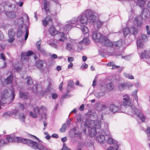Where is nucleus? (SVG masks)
<instances>
[{
  "mask_svg": "<svg viewBox=\"0 0 150 150\" xmlns=\"http://www.w3.org/2000/svg\"><path fill=\"white\" fill-rule=\"evenodd\" d=\"M30 115L33 118H36L37 117V115L33 113L31 111L30 112Z\"/></svg>",
  "mask_w": 150,
  "mask_h": 150,
  "instance_id": "obj_57",
  "label": "nucleus"
},
{
  "mask_svg": "<svg viewBox=\"0 0 150 150\" xmlns=\"http://www.w3.org/2000/svg\"><path fill=\"white\" fill-rule=\"evenodd\" d=\"M107 65L108 66H112V68H111L112 69L119 67V66L115 65L113 62H110L108 63L107 64Z\"/></svg>",
  "mask_w": 150,
  "mask_h": 150,
  "instance_id": "obj_36",
  "label": "nucleus"
},
{
  "mask_svg": "<svg viewBox=\"0 0 150 150\" xmlns=\"http://www.w3.org/2000/svg\"><path fill=\"white\" fill-rule=\"evenodd\" d=\"M101 122L100 120H97L96 123L94 120H92L90 119L86 120L85 123H81V126L83 125L84 127H87L88 128H92L95 127V128L100 129L101 128Z\"/></svg>",
  "mask_w": 150,
  "mask_h": 150,
  "instance_id": "obj_7",
  "label": "nucleus"
},
{
  "mask_svg": "<svg viewBox=\"0 0 150 150\" xmlns=\"http://www.w3.org/2000/svg\"><path fill=\"white\" fill-rule=\"evenodd\" d=\"M94 94L95 96L98 98H99L103 96L104 95V93L102 92H95Z\"/></svg>",
  "mask_w": 150,
  "mask_h": 150,
  "instance_id": "obj_35",
  "label": "nucleus"
},
{
  "mask_svg": "<svg viewBox=\"0 0 150 150\" xmlns=\"http://www.w3.org/2000/svg\"><path fill=\"white\" fill-rule=\"evenodd\" d=\"M6 144L4 141L2 139H0V146H2L4 144Z\"/></svg>",
  "mask_w": 150,
  "mask_h": 150,
  "instance_id": "obj_62",
  "label": "nucleus"
},
{
  "mask_svg": "<svg viewBox=\"0 0 150 150\" xmlns=\"http://www.w3.org/2000/svg\"><path fill=\"white\" fill-rule=\"evenodd\" d=\"M6 15L11 18H14L16 16L15 13L13 12L8 11L6 12Z\"/></svg>",
  "mask_w": 150,
  "mask_h": 150,
  "instance_id": "obj_30",
  "label": "nucleus"
},
{
  "mask_svg": "<svg viewBox=\"0 0 150 150\" xmlns=\"http://www.w3.org/2000/svg\"><path fill=\"white\" fill-rule=\"evenodd\" d=\"M42 90V86L40 84L34 86L32 88L33 91L35 93L40 92Z\"/></svg>",
  "mask_w": 150,
  "mask_h": 150,
  "instance_id": "obj_19",
  "label": "nucleus"
},
{
  "mask_svg": "<svg viewBox=\"0 0 150 150\" xmlns=\"http://www.w3.org/2000/svg\"><path fill=\"white\" fill-rule=\"evenodd\" d=\"M13 80V76L12 75H10L5 80L4 82L6 84H11Z\"/></svg>",
  "mask_w": 150,
  "mask_h": 150,
  "instance_id": "obj_25",
  "label": "nucleus"
},
{
  "mask_svg": "<svg viewBox=\"0 0 150 150\" xmlns=\"http://www.w3.org/2000/svg\"><path fill=\"white\" fill-rule=\"evenodd\" d=\"M141 37L142 40H147V37L146 35L142 34L141 35Z\"/></svg>",
  "mask_w": 150,
  "mask_h": 150,
  "instance_id": "obj_58",
  "label": "nucleus"
},
{
  "mask_svg": "<svg viewBox=\"0 0 150 150\" xmlns=\"http://www.w3.org/2000/svg\"><path fill=\"white\" fill-rule=\"evenodd\" d=\"M25 80V82L28 85H31L33 83V80L30 77H27Z\"/></svg>",
  "mask_w": 150,
  "mask_h": 150,
  "instance_id": "obj_32",
  "label": "nucleus"
},
{
  "mask_svg": "<svg viewBox=\"0 0 150 150\" xmlns=\"http://www.w3.org/2000/svg\"><path fill=\"white\" fill-rule=\"evenodd\" d=\"M24 22V19L23 17H21L19 19L16 20L15 21V25H19L18 27L22 28Z\"/></svg>",
  "mask_w": 150,
  "mask_h": 150,
  "instance_id": "obj_18",
  "label": "nucleus"
},
{
  "mask_svg": "<svg viewBox=\"0 0 150 150\" xmlns=\"http://www.w3.org/2000/svg\"><path fill=\"white\" fill-rule=\"evenodd\" d=\"M68 87L69 88V87L72 88L73 85V82L72 81H68Z\"/></svg>",
  "mask_w": 150,
  "mask_h": 150,
  "instance_id": "obj_52",
  "label": "nucleus"
},
{
  "mask_svg": "<svg viewBox=\"0 0 150 150\" xmlns=\"http://www.w3.org/2000/svg\"><path fill=\"white\" fill-rule=\"evenodd\" d=\"M59 35L61 38L59 39V40L60 42H64L65 40L67 38L65 34L63 32H60L59 33Z\"/></svg>",
  "mask_w": 150,
  "mask_h": 150,
  "instance_id": "obj_29",
  "label": "nucleus"
},
{
  "mask_svg": "<svg viewBox=\"0 0 150 150\" xmlns=\"http://www.w3.org/2000/svg\"><path fill=\"white\" fill-rule=\"evenodd\" d=\"M52 98L53 99H55L57 97V95L56 93H53L52 95Z\"/></svg>",
  "mask_w": 150,
  "mask_h": 150,
  "instance_id": "obj_64",
  "label": "nucleus"
},
{
  "mask_svg": "<svg viewBox=\"0 0 150 150\" xmlns=\"http://www.w3.org/2000/svg\"><path fill=\"white\" fill-rule=\"evenodd\" d=\"M33 54L32 51H29L26 53L22 52L21 54V61H27L28 59V56H30Z\"/></svg>",
  "mask_w": 150,
  "mask_h": 150,
  "instance_id": "obj_15",
  "label": "nucleus"
},
{
  "mask_svg": "<svg viewBox=\"0 0 150 150\" xmlns=\"http://www.w3.org/2000/svg\"><path fill=\"white\" fill-rule=\"evenodd\" d=\"M98 132L96 139L100 144H103L105 141V137H104V135H105V132L100 130L98 131Z\"/></svg>",
  "mask_w": 150,
  "mask_h": 150,
  "instance_id": "obj_12",
  "label": "nucleus"
},
{
  "mask_svg": "<svg viewBox=\"0 0 150 150\" xmlns=\"http://www.w3.org/2000/svg\"><path fill=\"white\" fill-rule=\"evenodd\" d=\"M49 33L52 36H54L57 34L58 32L55 29L54 27H52L50 28L49 30Z\"/></svg>",
  "mask_w": 150,
  "mask_h": 150,
  "instance_id": "obj_27",
  "label": "nucleus"
},
{
  "mask_svg": "<svg viewBox=\"0 0 150 150\" xmlns=\"http://www.w3.org/2000/svg\"><path fill=\"white\" fill-rule=\"evenodd\" d=\"M8 34L9 37L14 36L15 33L13 29H11L8 30Z\"/></svg>",
  "mask_w": 150,
  "mask_h": 150,
  "instance_id": "obj_38",
  "label": "nucleus"
},
{
  "mask_svg": "<svg viewBox=\"0 0 150 150\" xmlns=\"http://www.w3.org/2000/svg\"><path fill=\"white\" fill-rule=\"evenodd\" d=\"M43 62L41 60L38 61L36 63V66L38 68H41L43 66Z\"/></svg>",
  "mask_w": 150,
  "mask_h": 150,
  "instance_id": "obj_37",
  "label": "nucleus"
},
{
  "mask_svg": "<svg viewBox=\"0 0 150 150\" xmlns=\"http://www.w3.org/2000/svg\"><path fill=\"white\" fill-rule=\"evenodd\" d=\"M146 134L149 139L150 140V128L149 127H147L146 128Z\"/></svg>",
  "mask_w": 150,
  "mask_h": 150,
  "instance_id": "obj_48",
  "label": "nucleus"
},
{
  "mask_svg": "<svg viewBox=\"0 0 150 150\" xmlns=\"http://www.w3.org/2000/svg\"><path fill=\"white\" fill-rule=\"evenodd\" d=\"M125 88H129L132 86L133 85L130 82H128L125 83Z\"/></svg>",
  "mask_w": 150,
  "mask_h": 150,
  "instance_id": "obj_47",
  "label": "nucleus"
},
{
  "mask_svg": "<svg viewBox=\"0 0 150 150\" xmlns=\"http://www.w3.org/2000/svg\"><path fill=\"white\" fill-rule=\"evenodd\" d=\"M67 128L66 125V124H64L63 125L62 127L60 129V131L61 132H64Z\"/></svg>",
  "mask_w": 150,
  "mask_h": 150,
  "instance_id": "obj_40",
  "label": "nucleus"
},
{
  "mask_svg": "<svg viewBox=\"0 0 150 150\" xmlns=\"http://www.w3.org/2000/svg\"><path fill=\"white\" fill-rule=\"evenodd\" d=\"M44 133L45 135H46V136L45 137V138L46 139L48 140L51 137L49 135L48 132H45Z\"/></svg>",
  "mask_w": 150,
  "mask_h": 150,
  "instance_id": "obj_56",
  "label": "nucleus"
},
{
  "mask_svg": "<svg viewBox=\"0 0 150 150\" xmlns=\"http://www.w3.org/2000/svg\"><path fill=\"white\" fill-rule=\"evenodd\" d=\"M19 97L24 99H26L28 98V93H24L21 91H19Z\"/></svg>",
  "mask_w": 150,
  "mask_h": 150,
  "instance_id": "obj_26",
  "label": "nucleus"
},
{
  "mask_svg": "<svg viewBox=\"0 0 150 150\" xmlns=\"http://www.w3.org/2000/svg\"><path fill=\"white\" fill-rule=\"evenodd\" d=\"M104 126L105 129L102 130H100L102 131L103 132H104L106 136H109L110 135V132L108 130V125L107 123H104Z\"/></svg>",
  "mask_w": 150,
  "mask_h": 150,
  "instance_id": "obj_23",
  "label": "nucleus"
},
{
  "mask_svg": "<svg viewBox=\"0 0 150 150\" xmlns=\"http://www.w3.org/2000/svg\"><path fill=\"white\" fill-rule=\"evenodd\" d=\"M79 22L78 19L75 18L71 20L67 21L64 28V31L68 33L73 27H76L80 28L84 34H86L88 32V29L86 27L80 25H79Z\"/></svg>",
  "mask_w": 150,
  "mask_h": 150,
  "instance_id": "obj_3",
  "label": "nucleus"
},
{
  "mask_svg": "<svg viewBox=\"0 0 150 150\" xmlns=\"http://www.w3.org/2000/svg\"><path fill=\"white\" fill-rule=\"evenodd\" d=\"M137 44L138 49V51L141 59H144L145 61L147 63L150 65V51L144 50L143 52H140L142 51L144 47L143 42L142 40L137 39Z\"/></svg>",
  "mask_w": 150,
  "mask_h": 150,
  "instance_id": "obj_4",
  "label": "nucleus"
},
{
  "mask_svg": "<svg viewBox=\"0 0 150 150\" xmlns=\"http://www.w3.org/2000/svg\"><path fill=\"white\" fill-rule=\"evenodd\" d=\"M18 104L19 108L22 110H23L25 108V106L27 105V104L26 103H25L24 104L21 103H19Z\"/></svg>",
  "mask_w": 150,
  "mask_h": 150,
  "instance_id": "obj_44",
  "label": "nucleus"
},
{
  "mask_svg": "<svg viewBox=\"0 0 150 150\" xmlns=\"http://www.w3.org/2000/svg\"><path fill=\"white\" fill-rule=\"evenodd\" d=\"M107 87L110 91L112 90L114 88L113 85L111 83L107 84Z\"/></svg>",
  "mask_w": 150,
  "mask_h": 150,
  "instance_id": "obj_46",
  "label": "nucleus"
},
{
  "mask_svg": "<svg viewBox=\"0 0 150 150\" xmlns=\"http://www.w3.org/2000/svg\"><path fill=\"white\" fill-rule=\"evenodd\" d=\"M97 29H93L91 31V35L92 38L95 42H100L104 45H108L106 44V42L109 44H111L109 41L108 40V38L105 36L102 35L100 33L98 32Z\"/></svg>",
  "mask_w": 150,
  "mask_h": 150,
  "instance_id": "obj_5",
  "label": "nucleus"
},
{
  "mask_svg": "<svg viewBox=\"0 0 150 150\" xmlns=\"http://www.w3.org/2000/svg\"><path fill=\"white\" fill-rule=\"evenodd\" d=\"M38 50L40 51L43 55H46L47 54L46 51L42 48H40L39 50Z\"/></svg>",
  "mask_w": 150,
  "mask_h": 150,
  "instance_id": "obj_42",
  "label": "nucleus"
},
{
  "mask_svg": "<svg viewBox=\"0 0 150 150\" xmlns=\"http://www.w3.org/2000/svg\"><path fill=\"white\" fill-rule=\"evenodd\" d=\"M79 44L84 43L85 45H88L90 43V41L87 38H84L83 40L79 42Z\"/></svg>",
  "mask_w": 150,
  "mask_h": 150,
  "instance_id": "obj_31",
  "label": "nucleus"
},
{
  "mask_svg": "<svg viewBox=\"0 0 150 150\" xmlns=\"http://www.w3.org/2000/svg\"><path fill=\"white\" fill-rule=\"evenodd\" d=\"M95 127L92 128L90 130H89V135L91 138L94 137L96 135L97 132V130Z\"/></svg>",
  "mask_w": 150,
  "mask_h": 150,
  "instance_id": "obj_20",
  "label": "nucleus"
},
{
  "mask_svg": "<svg viewBox=\"0 0 150 150\" xmlns=\"http://www.w3.org/2000/svg\"><path fill=\"white\" fill-rule=\"evenodd\" d=\"M118 88L120 91H122L126 88L125 83H122L118 86Z\"/></svg>",
  "mask_w": 150,
  "mask_h": 150,
  "instance_id": "obj_33",
  "label": "nucleus"
},
{
  "mask_svg": "<svg viewBox=\"0 0 150 150\" xmlns=\"http://www.w3.org/2000/svg\"><path fill=\"white\" fill-rule=\"evenodd\" d=\"M77 43L76 40L71 39L69 42L67 43L66 49L69 51H72L74 50V45Z\"/></svg>",
  "mask_w": 150,
  "mask_h": 150,
  "instance_id": "obj_13",
  "label": "nucleus"
},
{
  "mask_svg": "<svg viewBox=\"0 0 150 150\" xmlns=\"http://www.w3.org/2000/svg\"><path fill=\"white\" fill-rule=\"evenodd\" d=\"M103 22L101 21L100 20L97 21L94 25V29H96L98 30L102 25L103 24Z\"/></svg>",
  "mask_w": 150,
  "mask_h": 150,
  "instance_id": "obj_21",
  "label": "nucleus"
},
{
  "mask_svg": "<svg viewBox=\"0 0 150 150\" xmlns=\"http://www.w3.org/2000/svg\"><path fill=\"white\" fill-rule=\"evenodd\" d=\"M108 40L111 44H109V43H108V42H106V44H108V45H105L107 47H111L113 46V47H115L116 49H119L120 47H121L123 44V42L122 40H120L117 41L113 42L112 43L108 38Z\"/></svg>",
  "mask_w": 150,
  "mask_h": 150,
  "instance_id": "obj_11",
  "label": "nucleus"
},
{
  "mask_svg": "<svg viewBox=\"0 0 150 150\" xmlns=\"http://www.w3.org/2000/svg\"><path fill=\"white\" fill-rule=\"evenodd\" d=\"M19 117L21 121L24 122H25V116L24 114H20L19 115Z\"/></svg>",
  "mask_w": 150,
  "mask_h": 150,
  "instance_id": "obj_49",
  "label": "nucleus"
},
{
  "mask_svg": "<svg viewBox=\"0 0 150 150\" xmlns=\"http://www.w3.org/2000/svg\"><path fill=\"white\" fill-rule=\"evenodd\" d=\"M137 1L139 5L142 9V15L143 16L144 14V10H143L144 6L142 5L145 3V0H137Z\"/></svg>",
  "mask_w": 150,
  "mask_h": 150,
  "instance_id": "obj_24",
  "label": "nucleus"
},
{
  "mask_svg": "<svg viewBox=\"0 0 150 150\" xmlns=\"http://www.w3.org/2000/svg\"><path fill=\"white\" fill-rule=\"evenodd\" d=\"M94 13L90 9H87L85 11V14L88 18V22L93 23L95 21L96 16L95 15Z\"/></svg>",
  "mask_w": 150,
  "mask_h": 150,
  "instance_id": "obj_9",
  "label": "nucleus"
},
{
  "mask_svg": "<svg viewBox=\"0 0 150 150\" xmlns=\"http://www.w3.org/2000/svg\"><path fill=\"white\" fill-rule=\"evenodd\" d=\"M122 30L125 37L127 36L129 34L135 35L138 32L137 30L136 29L135 26L132 27L130 29L127 27L124 28Z\"/></svg>",
  "mask_w": 150,
  "mask_h": 150,
  "instance_id": "obj_10",
  "label": "nucleus"
},
{
  "mask_svg": "<svg viewBox=\"0 0 150 150\" xmlns=\"http://www.w3.org/2000/svg\"><path fill=\"white\" fill-rule=\"evenodd\" d=\"M74 59L73 57H70L68 58V62H71L74 61Z\"/></svg>",
  "mask_w": 150,
  "mask_h": 150,
  "instance_id": "obj_54",
  "label": "nucleus"
},
{
  "mask_svg": "<svg viewBox=\"0 0 150 150\" xmlns=\"http://www.w3.org/2000/svg\"><path fill=\"white\" fill-rule=\"evenodd\" d=\"M123 75L125 78L129 79H134V76L131 74L124 73Z\"/></svg>",
  "mask_w": 150,
  "mask_h": 150,
  "instance_id": "obj_34",
  "label": "nucleus"
},
{
  "mask_svg": "<svg viewBox=\"0 0 150 150\" xmlns=\"http://www.w3.org/2000/svg\"><path fill=\"white\" fill-rule=\"evenodd\" d=\"M30 135L31 136L37 139L39 141V142L37 143L31 140L17 137H8L6 138V139L8 142H21L27 144L36 150H50L41 144L42 143V142L40 141L38 137L34 135Z\"/></svg>",
  "mask_w": 150,
  "mask_h": 150,
  "instance_id": "obj_2",
  "label": "nucleus"
},
{
  "mask_svg": "<svg viewBox=\"0 0 150 150\" xmlns=\"http://www.w3.org/2000/svg\"><path fill=\"white\" fill-rule=\"evenodd\" d=\"M10 96H12V100L14 99L15 96L14 91L13 88L11 90L5 89L1 93L0 105H2L6 103V99Z\"/></svg>",
  "mask_w": 150,
  "mask_h": 150,
  "instance_id": "obj_6",
  "label": "nucleus"
},
{
  "mask_svg": "<svg viewBox=\"0 0 150 150\" xmlns=\"http://www.w3.org/2000/svg\"><path fill=\"white\" fill-rule=\"evenodd\" d=\"M54 41L53 40H47V43L52 47L57 49V46L55 43L53 42Z\"/></svg>",
  "mask_w": 150,
  "mask_h": 150,
  "instance_id": "obj_28",
  "label": "nucleus"
},
{
  "mask_svg": "<svg viewBox=\"0 0 150 150\" xmlns=\"http://www.w3.org/2000/svg\"><path fill=\"white\" fill-rule=\"evenodd\" d=\"M16 5L20 7L22 6L23 4V2H16Z\"/></svg>",
  "mask_w": 150,
  "mask_h": 150,
  "instance_id": "obj_61",
  "label": "nucleus"
},
{
  "mask_svg": "<svg viewBox=\"0 0 150 150\" xmlns=\"http://www.w3.org/2000/svg\"><path fill=\"white\" fill-rule=\"evenodd\" d=\"M22 28L20 27H18V29L17 33V36L18 38L20 37L22 35Z\"/></svg>",
  "mask_w": 150,
  "mask_h": 150,
  "instance_id": "obj_39",
  "label": "nucleus"
},
{
  "mask_svg": "<svg viewBox=\"0 0 150 150\" xmlns=\"http://www.w3.org/2000/svg\"><path fill=\"white\" fill-rule=\"evenodd\" d=\"M69 135L70 137H77L80 139H81V133L79 132H76V128L74 127L70 130L69 133Z\"/></svg>",
  "mask_w": 150,
  "mask_h": 150,
  "instance_id": "obj_14",
  "label": "nucleus"
},
{
  "mask_svg": "<svg viewBox=\"0 0 150 150\" xmlns=\"http://www.w3.org/2000/svg\"><path fill=\"white\" fill-rule=\"evenodd\" d=\"M49 3L48 1H47L46 0H44L43 1L44 9L45 12L47 13L50 12L49 8Z\"/></svg>",
  "mask_w": 150,
  "mask_h": 150,
  "instance_id": "obj_22",
  "label": "nucleus"
},
{
  "mask_svg": "<svg viewBox=\"0 0 150 150\" xmlns=\"http://www.w3.org/2000/svg\"><path fill=\"white\" fill-rule=\"evenodd\" d=\"M88 67V65L87 64H86L85 63H84V64H83L82 65L81 68H82V69H83V68L86 69Z\"/></svg>",
  "mask_w": 150,
  "mask_h": 150,
  "instance_id": "obj_60",
  "label": "nucleus"
},
{
  "mask_svg": "<svg viewBox=\"0 0 150 150\" xmlns=\"http://www.w3.org/2000/svg\"><path fill=\"white\" fill-rule=\"evenodd\" d=\"M122 105L126 108V110L127 111V114L135 117V116L139 117L143 122H144L146 118L142 113L140 112V110L136 108L133 105L130 97L127 94L123 96V102L120 106L114 104H112L110 106V111L113 113L116 112H122L123 111L121 110Z\"/></svg>",
  "mask_w": 150,
  "mask_h": 150,
  "instance_id": "obj_1",
  "label": "nucleus"
},
{
  "mask_svg": "<svg viewBox=\"0 0 150 150\" xmlns=\"http://www.w3.org/2000/svg\"><path fill=\"white\" fill-rule=\"evenodd\" d=\"M146 30L147 34L148 35H149L150 36V30H149V26L148 25H146Z\"/></svg>",
  "mask_w": 150,
  "mask_h": 150,
  "instance_id": "obj_63",
  "label": "nucleus"
},
{
  "mask_svg": "<svg viewBox=\"0 0 150 150\" xmlns=\"http://www.w3.org/2000/svg\"><path fill=\"white\" fill-rule=\"evenodd\" d=\"M108 138L107 140L108 144H113L114 145V148L116 150H118V145L117 144V142L116 140H114L113 139L110 137L111 135L110 133L109 136H107Z\"/></svg>",
  "mask_w": 150,
  "mask_h": 150,
  "instance_id": "obj_16",
  "label": "nucleus"
},
{
  "mask_svg": "<svg viewBox=\"0 0 150 150\" xmlns=\"http://www.w3.org/2000/svg\"><path fill=\"white\" fill-rule=\"evenodd\" d=\"M134 21H136L137 25V29H138L139 28H140L142 24V23L141 22H140L138 21V18H136L135 19Z\"/></svg>",
  "mask_w": 150,
  "mask_h": 150,
  "instance_id": "obj_41",
  "label": "nucleus"
},
{
  "mask_svg": "<svg viewBox=\"0 0 150 150\" xmlns=\"http://www.w3.org/2000/svg\"><path fill=\"white\" fill-rule=\"evenodd\" d=\"M45 19L47 20L48 22L50 21H51L52 20L50 16L49 15L47 16Z\"/></svg>",
  "mask_w": 150,
  "mask_h": 150,
  "instance_id": "obj_59",
  "label": "nucleus"
},
{
  "mask_svg": "<svg viewBox=\"0 0 150 150\" xmlns=\"http://www.w3.org/2000/svg\"><path fill=\"white\" fill-rule=\"evenodd\" d=\"M34 111L35 113L39 114L40 113V109L38 107H36L34 109Z\"/></svg>",
  "mask_w": 150,
  "mask_h": 150,
  "instance_id": "obj_43",
  "label": "nucleus"
},
{
  "mask_svg": "<svg viewBox=\"0 0 150 150\" xmlns=\"http://www.w3.org/2000/svg\"><path fill=\"white\" fill-rule=\"evenodd\" d=\"M41 40H39L36 43V45L37 46V50H39L40 48V45L41 44Z\"/></svg>",
  "mask_w": 150,
  "mask_h": 150,
  "instance_id": "obj_50",
  "label": "nucleus"
},
{
  "mask_svg": "<svg viewBox=\"0 0 150 150\" xmlns=\"http://www.w3.org/2000/svg\"><path fill=\"white\" fill-rule=\"evenodd\" d=\"M137 90H136L132 93L133 96L135 100L137 101V102H138V98L137 96Z\"/></svg>",
  "mask_w": 150,
  "mask_h": 150,
  "instance_id": "obj_45",
  "label": "nucleus"
},
{
  "mask_svg": "<svg viewBox=\"0 0 150 150\" xmlns=\"http://www.w3.org/2000/svg\"><path fill=\"white\" fill-rule=\"evenodd\" d=\"M42 22L43 25L45 26H46L48 24V22L45 19L43 20Z\"/></svg>",
  "mask_w": 150,
  "mask_h": 150,
  "instance_id": "obj_55",
  "label": "nucleus"
},
{
  "mask_svg": "<svg viewBox=\"0 0 150 150\" xmlns=\"http://www.w3.org/2000/svg\"><path fill=\"white\" fill-rule=\"evenodd\" d=\"M76 18L78 19L79 25L86 27L85 25L87 24L88 21L87 16L85 14V11L77 18Z\"/></svg>",
  "mask_w": 150,
  "mask_h": 150,
  "instance_id": "obj_8",
  "label": "nucleus"
},
{
  "mask_svg": "<svg viewBox=\"0 0 150 150\" xmlns=\"http://www.w3.org/2000/svg\"><path fill=\"white\" fill-rule=\"evenodd\" d=\"M9 39L8 40V41L9 42H13L15 40V38L14 36L13 37H9Z\"/></svg>",
  "mask_w": 150,
  "mask_h": 150,
  "instance_id": "obj_53",
  "label": "nucleus"
},
{
  "mask_svg": "<svg viewBox=\"0 0 150 150\" xmlns=\"http://www.w3.org/2000/svg\"><path fill=\"white\" fill-rule=\"evenodd\" d=\"M25 30H26V32H25V40H26L28 38L29 32H28V28H25Z\"/></svg>",
  "mask_w": 150,
  "mask_h": 150,
  "instance_id": "obj_51",
  "label": "nucleus"
},
{
  "mask_svg": "<svg viewBox=\"0 0 150 150\" xmlns=\"http://www.w3.org/2000/svg\"><path fill=\"white\" fill-rule=\"evenodd\" d=\"M107 108V106L105 103H98L96 107V109L99 111L105 110Z\"/></svg>",
  "mask_w": 150,
  "mask_h": 150,
  "instance_id": "obj_17",
  "label": "nucleus"
}]
</instances>
